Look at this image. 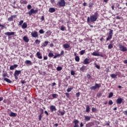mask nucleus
Instances as JSON below:
<instances>
[{
    "label": "nucleus",
    "mask_w": 127,
    "mask_h": 127,
    "mask_svg": "<svg viewBox=\"0 0 127 127\" xmlns=\"http://www.w3.org/2000/svg\"><path fill=\"white\" fill-rule=\"evenodd\" d=\"M98 19V12H95L94 15H93L92 16H90V21L91 22H94V21H96L97 19Z\"/></svg>",
    "instance_id": "nucleus-1"
},
{
    "label": "nucleus",
    "mask_w": 127,
    "mask_h": 127,
    "mask_svg": "<svg viewBox=\"0 0 127 127\" xmlns=\"http://www.w3.org/2000/svg\"><path fill=\"white\" fill-rule=\"evenodd\" d=\"M113 30L110 29L109 33V36H108L106 40L107 41H109L110 39H112V37H113Z\"/></svg>",
    "instance_id": "nucleus-2"
},
{
    "label": "nucleus",
    "mask_w": 127,
    "mask_h": 127,
    "mask_svg": "<svg viewBox=\"0 0 127 127\" xmlns=\"http://www.w3.org/2000/svg\"><path fill=\"white\" fill-rule=\"evenodd\" d=\"M37 12H38V10H34V9L32 8L28 12V13L29 15H32V14L37 13Z\"/></svg>",
    "instance_id": "nucleus-3"
},
{
    "label": "nucleus",
    "mask_w": 127,
    "mask_h": 127,
    "mask_svg": "<svg viewBox=\"0 0 127 127\" xmlns=\"http://www.w3.org/2000/svg\"><path fill=\"white\" fill-rule=\"evenodd\" d=\"M101 87V84L96 83L95 86L90 87L91 90H96V89H98V88H100Z\"/></svg>",
    "instance_id": "nucleus-4"
},
{
    "label": "nucleus",
    "mask_w": 127,
    "mask_h": 127,
    "mask_svg": "<svg viewBox=\"0 0 127 127\" xmlns=\"http://www.w3.org/2000/svg\"><path fill=\"white\" fill-rule=\"evenodd\" d=\"M31 36L32 37H34V38H36L38 37V34H37V32L36 31H32L31 33Z\"/></svg>",
    "instance_id": "nucleus-5"
},
{
    "label": "nucleus",
    "mask_w": 127,
    "mask_h": 127,
    "mask_svg": "<svg viewBox=\"0 0 127 127\" xmlns=\"http://www.w3.org/2000/svg\"><path fill=\"white\" fill-rule=\"evenodd\" d=\"M65 1L64 0H61L59 2V5L60 6H65Z\"/></svg>",
    "instance_id": "nucleus-6"
},
{
    "label": "nucleus",
    "mask_w": 127,
    "mask_h": 127,
    "mask_svg": "<svg viewBox=\"0 0 127 127\" xmlns=\"http://www.w3.org/2000/svg\"><path fill=\"white\" fill-rule=\"evenodd\" d=\"M120 50L121 51H123V52H125L127 51V48L125 47V46L123 45H120L119 46Z\"/></svg>",
    "instance_id": "nucleus-7"
},
{
    "label": "nucleus",
    "mask_w": 127,
    "mask_h": 127,
    "mask_svg": "<svg viewBox=\"0 0 127 127\" xmlns=\"http://www.w3.org/2000/svg\"><path fill=\"white\" fill-rule=\"evenodd\" d=\"M5 35H7V36H10V35H14V32H7L6 33H4Z\"/></svg>",
    "instance_id": "nucleus-8"
},
{
    "label": "nucleus",
    "mask_w": 127,
    "mask_h": 127,
    "mask_svg": "<svg viewBox=\"0 0 127 127\" xmlns=\"http://www.w3.org/2000/svg\"><path fill=\"white\" fill-rule=\"evenodd\" d=\"M123 101H124V99H123V98H118L117 100V104H122V102H123Z\"/></svg>",
    "instance_id": "nucleus-9"
},
{
    "label": "nucleus",
    "mask_w": 127,
    "mask_h": 127,
    "mask_svg": "<svg viewBox=\"0 0 127 127\" xmlns=\"http://www.w3.org/2000/svg\"><path fill=\"white\" fill-rule=\"evenodd\" d=\"M91 120V117L90 116H84V121L86 122H89Z\"/></svg>",
    "instance_id": "nucleus-10"
},
{
    "label": "nucleus",
    "mask_w": 127,
    "mask_h": 127,
    "mask_svg": "<svg viewBox=\"0 0 127 127\" xmlns=\"http://www.w3.org/2000/svg\"><path fill=\"white\" fill-rule=\"evenodd\" d=\"M27 28V23H26V22L23 23L22 26V28H23V29H24Z\"/></svg>",
    "instance_id": "nucleus-11"
},
{
    "label": "nucleus",
    "mask_w": 127,
    "mask_h": 127,
    "mask_svg": "<svg viewBox=\"0 0 127 127\" xmlns=\"http://www.w3.org/2000/svg\"><path fill=\"white\" fill-rule=\"evenodd\" d=\"M50 109L52 111V112H54V111H56V108L55 107V106L52 105L50 107Z\"/></svg>",
    "instance_id": "nucleus-12"
},
{
    "label": "nucleus",
    "mask_w": 127,
    "mask_h": 127,
    "mask_svg": "<svg viewBox=\"0 0 127 127\" xmlns=\"http://www.w3.org/2000/svg\"><path fill=\"white\" fill-rule=\"evenodd\" d=\"M63 47H64L65 49H67V48H70V45L67 44H64L63 45Z\"/></svg>",
    "instance_id": "nucleus-13"
},
{
    "label": "nucleus",
    "mask_w": 127,
    "mask_h": 127,
    "mask_svg": "<svg viewBox=\"0 0 127 127\" xmlns=\"http://www.w3.org/2000/svg\"><path fill=\"white\" fill-rule=\"evenodd\" d=\"M36 55L38 56V58H39V59H42V56H41L40 53H39V52L37 53Z\"/></svg>",
    "instance_id": "nucleus-14"
},
{
    "label": "nucleus",
    "mask_w": 127,
    "mask_h": 127,
    "mask_svg": "<svg viewBox=\"0 0 127 127\" xmlns=\"http://www.w3.org/2000/svg\"><path fill=\"white\" fill-rule=\"evenodd\" d=\"M20 73H21V71H20V70H15V73H14V75L18 76V75H19V74H20Z\"/></svg>",
    "instance_id": "nucleus-15"
},
{
    "label": "nucleus",
    "mask_w": 127,
    "mask_h": 127,
    "mask_svg": "<svg viewBox=\"0 0 127 127\" xmlns=\"http://www.w3.org/2000/svg\"><path fill=\"white\" fill-rule=\"evenodd\" d=\"M23 40L25 41V42H28V41H29V39L26 36L23 37Z\"/></svg>",
    "instance_id": "nucleus-16"
},
{
    "label": "nucleus",
    "mask_w": 127,
    "mask_h": 127,
    "mask_svg": "<svg viewBox=\"0 0 127 127\" xmlns=\"http://www.w3.org/2000/svg\"><path fill=\"white\" fill-rule=\"evenodd\" d=\"M4 80L5 81V82H7V83H11V80H9V79L7 78H4Z\"/></svg>",
    "instance_id": "nucleus-17"
},
{
    "label": "nucleus",
    "mask_w": 127,
    "mask_h": 127,
    "mask_svg": "<svg viewBox=\"0 0 127 127\" xmlns=\"http://www.w3.org/2000/svg\"><path fill=\"white\" fill-rule=\"evenodd\" d=\"M92 55L93 56H100V55L99 53H97V52H93L92 53Z\"/></svg>",
    "instance_id": "nucleus-18"
},
{
    "label": "nucleus",
    "mask_w": 127,
    "mask_h": 127,
    "mask_svg": "<svg viewBox=\"0 0 127 127\" xmlns=\"http://www.w3.org/2000/svg\"><path fill=\"white\" fill-rule=\"evenodd\" d=\"M73 124H74V126H78V124H79V121L77 120H75L73 122Z\"/></svg>",
    "instance_id": "nucleus-19"
},
{
    "label": "nucleus",
    "mask_w": 127,
    "mask_h": 127,
    "mask_svg": "<svg viewBox=\"0 0 127 127\" xmlns=\"http://www.w3.org/2000/svg\"><path fill=\"white\" fill-rule=\"evenodd\" d=\"M84 62V64H89V59L88 58L85 59Z\"/></svg>",
    "instance_id": "nucleus-20"
},
{
    "label": "nucleus",
    "mask_w": 127,
    "mask_h": 127,
    "mask_svg": "<svg viewBox=\"0 0 127 127\" xmlns=\"http://www.w3.org/2000/svg\"><path fill=\"white\" fill-rule=\"evenodd\" d=\"M10 117H15L16 116V114L11 112L10 114H9Z\"/></svg>",
    "instance_id": "nucleus-21"
},
{
    "label": "nucleus",
    "mask_w": 127,
    "mask_h": 127,
    "mask_svg": "<svg viewBox=\"0 0 127 127\" xmlns=\"http://www.w3.org/2000/svg\"><path fill=\"white\" fill-rule=\"evenodd\" d=\"M50 12H54L55 11V8H50L49 9Z\"/></svg>",
    "instance_id": "nucleus-22"
},
{
    "label": "nucleus",
    "mask_w": 127,
    "mask_h": 127,
    "mask_svg": "<svg viewBox=\"0 0 127 127\" xmlns=\"http://www.w3.org/2000/svg\"><path fill=\"white\" fill-rule=\"evenodd\" d=\"M20 3H21L22 4H26V3H27V1L22 0L20 1Z\"/></svg>",
    "instance_id": "nucleus-23"
},
{
    "label": "nucleus",
    "mask_w": 127,
    "mask_h": 127,
    "mask_svg": "<svg viewBox=\"0 0 127 127\" xmlns=\"http://www.w3.org/2000/svg\"><path fill=\"white\" fill-rule=\"evenodd\" d=\"M75 60L76 61V62H79V61H80V58H79L78 56H76L75 58Z\"/></svg>",
    "instance_id": "nucleus-24"
},
{
    "label": "nucleus",
    "mask_w": 127,
    "mask_h": 127,
    "mask_svg": "<svg viewBox=\"0 0 127 127\" xmlns=\"http://www.w3.org/2000/svg\"><path fill=\"white\" fill-rule=\"evenodd\" d=\"M25 63L26 64H30V65H31V61H26L25 62Z\"/></svg>",
    "instance_id": "nucleus-25"
},
{
    "label": "nucleus",
    "mask_w": 127,
    "mask_h": 127,
    "mask_svg": "<svg viewBox=\"0 0 127 127\" xmlns=\"http://www.w3.org/2000/svg\"><path fill=\"white\" fill-rule=\"evenodd\" d=\"M117 75L115 74H112L111 75V78H117Z\"/></svg>",
    "instance_id": "nucleus-26"
},
{
    "label": "nucleus",
    "mask_w": 127,
    "mask_h": 127,
    "mask_svg": "<svg viewBox=\"0 0 127 127\" xmlns=\"http://www.w3.org/2000/svg\"><path fill=\"white\" fill-rule=\"evenodd\" d=\"M8 20L9 21H12V20H13V16H11L10 17H9L8 19Z\"/></svg>",
    "instance_id": "nucleus-27"
},
{
    "label": "nucleus",
    "mask_w": 127,
    "mask_h": 127,
    "mask_svg": "<svg viewBox=\"0 0 127 127\" xmlns=\"http://www.w3.org/2000/svg\"><path fill=\"white\" fill-rule=\"evenodd\" d=\"M114 47V46H113V45L112 44H109L108 46V49H112V48H113Z\"/></svg>",
    "instance_id": "nucleus-28"
},
{
    "label": "nucleus",
    "mask_w": 127,
    "mask_h": 127,
    "mask_svg": "<svg viewBox=\"0 0 127 127\" xmlns=\"http://www.w3.org/2000/svg\"><path fill=\"white\" fill-rule=\"evenodd\" d=\"M48 56L49 57H53V56H54V55L52 54V53H49Z\"/></svg>",
    "instance_id": "nucleus-29"
},
{
    "label": "nucleus",
    "mask_w": 127,
    "mask_h": 127,
    "mask_svg": "<svg viewBox=\"0 0 127 127\" xmlns=\"http://www.w3.org/2000/svg\"><path fill=\"white\" fill-rule=\"evenodd\" d=\"M57 71H61L62 70V67L61 66H59L57 68Z\"/></svg>",
    "instance_id": "nucleus-30"
},
{
    "label": "nucleus",
    "mask_w": 127,
    "mask_h": 127,
    "mask_svg": "<svg viewBox=\"0 0 127 127\" xmlns=\"http://www.w3.org/2000/svg\"><path fill=\"white\" fill-rule=\"evenodd\" d=\"M86 111L87 113H89V112H90V106L87 107Z\"/></svg>",
    "instance_id": "nucleus-31"
},
{
    "label": "nucleus",
    "mask_w": 127,
    "mask_h": 127,
    "mask_svg": "<svg viewBox=\"0 0 127 127\" xmlns=\"http://www.w3.org/2000/svg\"><path fill=\"white\" fill-rule=\"evenodd\" d=\"M39 33H40V34H43V33H44V31H43V29L40 30Z\"/></svg>",
    "instance_id": "nucleus-32"
},
{
    "label": "nucleus",
    "mask_w": 127,
    "mask_h": 127,
    "mask_svg": "<svg viewBox=\"0 0 127 127\" xmlns=\"http://www.w3.org/2000/svg\"><path fill=\"white\" fill-rule=\"evenodd\" d=\"M47 44H48V41H45L43 46H44L45 47L46 46H47Z\"/></svg>",
    "instance_id": "nucleus-33"
},
{
    "label": "nucleus",
    "mask_w": 127,
    "mask_h": 127,
    "mask_svg": "<svg viewBox=\"0 0 127 127\" xmlns=\"http://www.w3.org/2000/svg\"><path fill=\"white\" fill-rule=\"evenodd\" d=\"M114 96V94L112 92H111L109 95V98H112Z\"/></svg>",
    "instance_id": "nucleus-34"
},
{
    "label": "nucleus",
    "mask_w": 127,
    "mask_h": 127,
    "mask_svg": "<svg viewBox=\"0 0 127 127\" xmlns=\"http://www.w3.org/2000/svg\"><path fill=\"white\" fill-rule=\"evenodd\" d=\"M93 5H94V3H93V2H90L89 3V7H92Z\"/></svg>",
    "instance_id": "nucleus-35"
},
{
    "label": "nucleus",
    "mask_w": 127,
    "mask_h": 127,
    "mask_svg": "<svg viewBox=\"0 0 127 127\" xmlns=\"http://www.w3.org/2000/svg\"><path fill=\"white\" fill-rule=\"evenodd\" d=\"M61 30H62V31H64V30H65V27H64V26H62Z\"/></svg>",
    "instance_id": "nucleus-36"
},
{
    "label": "nucleus",
    "mask_w": 127,
    "mask_h": 127,
    "mask_svg": "<svg viewBox=\"0 0 127 127\" xmlns=\"http://www.w3.org/2000/svg\"><path fill=\"white\" fill-rule=\"evenodd\" d=\"M32 8V6H31V5L29 4L27 6V8L28 9H31V8Z\"/></svg>",
    "instance_id": "nucleus-37"
},
{
    "label": "nucleus",
    "mask_w": 127,
    "mask_h": 127,
    "mask_svg": "<svg viewBox=\"0 0 127 127\" xmlns=\"http://www.w3.org/2000/svg\"><path fill=\"white\" fill-rule=\"evenodd\" d=\"M58 95H57V94H52V96L54 97V98H57V96H58Z\"/></svg>",
    "instance_id": "nucleus-38"
},
{
    "label": "nucleus",
    "mask_w": 127,
    "mask_h": 127,
    "mask_svg": "<svg viewBox=\"0 0 127 127\" xmlns=\"http://www.w3.org/2000/svg\"><path fill=\"white\" fill-rule=\"evenodd\" d=\"M39 43H40V41H39V40H36L35 41V44H39Z\"/></svg>",
    "instance_id": "nucleus-39"
},
{
    "label": "nucleus",
    "mask_w": 127,
    "mask_h": 127,
    "mask_svg": "<svg viewBox=\"0 0 127 127\" xmlns=\"http://www.w3.org/2000/svg\"><path fill=\"white\" fill-rule=\"evenodd\" d=\"M84 53H85V50H82L81 51H80L81 55H83V54H84Z\"/></svg>",
    "instance_id": "nucleus-40"
},
{
    "label": "nucleus",
    "mask_w": 127,
    "mask_h": 127,
    "mask_svg": "<svg viewBox=\"0 0 127 127\" xmlns=\"http://www.w3.org/2000/svg\"><path fill=\"white\" fill-rule=\"evenodd\" d=\"M72 88H68L67 89V92H71V91H72Z\"/></svg>",
    "instance_id": "nucleus-41"
},
{
    "label": "nucleus",
    "mask_w": 127,
    "mask_h": 127,
    "mask_svg": "<svg viewBox=\"0 0 127 127\" xmlns=\"http://www.w3.org/2000/svg\"><path fill=\"white\" fill-rule=\"evenodd\" d=\"M71 75H72V76H74V75H75V71H74L73 70H71Z\"/></svg>",
    "instance_id": "nucleus-42"
},
{
    "label": "nucleus",
    "mask_w": 127,
    "mask_h": 127,
    "mask_svg": "<svg viewBox=\"0 0 127 127\" xmlns=\"http://www.w3.org/2000/svg\"><path fill=\"white\" fill-rule=\"evenodd\" d=\"M60 113H61V115L62 116H64V115H65V112H64L60 111Z\"/></svg>",
    "instance_id": "nucleus-43"
},
{
    "label": "nucleus",
    "mask_w": 127,
    "mask_h": 127,
    "mask_svg": "<svg viewBox=\"0 0 127 127\" xmlns=\"http://www.w3.org/2000/svg\"><path fill=\"white\" fill-rule=\"evenodd\" d=\"M76 97L78 98V97H80V92H78L76 94Z\"/></svg>",
    "instance_id": "nucleus-44"
},
{
    "label": "nucleus",
    "mask_w": 127,
    "mask_h": 127,
    "mask_svg": "<svg viewBox=\"0 0 127 127\" xmlns=\"http://www.w3.org/2000/svg\"><path fill=\"white\" fill-rule=\"evenodd\" d=\"M22 23H23V20H21V21L19 22V25H22Z\"/></svg>",
    "instance_id": "nucleus-45"
},
{
    "label": "nucleus",
    "mask_w": 127,
    "mask_h": 127,
    "mask_svg": "<svg viewBox=\"0 0 127 127\" xmlns=\"http://www.w3.org/2000/svg\"><path fill=\"white\" fill-rule=\"evenodd\" d=\"M14 67L13 66V65H12L10 67V70H14Z\"/></svg>",
    "instance_id": "nucleus-46"
},
{
    "label": "nucleus",
    "mask_w": 127,
    "mask_h": 127,
    "mask_svg": "<svg viewBox=\"0 0 127 127\" xmlns=\"http://www.w3.org/2000/svg\"><path fill=\"white\" fill-rule=\"evenodd\" d=\"M41 119H42V116H41V114L39 116V121H41Z\"/></svg>",
    "instance_id": "nucleus-47"
},
{
    "label": "nucleus",
    "mask_w": 127,
    "mask_h": 127,
    "mask_svg": "<svg viewBox=\"0 0 127 127\" xmlns=\"http://www.w3.org/2000/svg\"><path fill=\"white\" fill-rule=\"evenodd\" d=\"M65 95L67 98H69V96H70V94H69L68 93H66Z\"/></svg>",
    "instance_id": "nucleus-48"
},
{
    "label": "nucleus",
    "mask_w": 127,
    "mask_h": 127,
    "mask_svg": "<svg viewBox=\"0 0 127 127\" xmlns=\"http://www.w3.org/2000/svg\"><path fill=\"white\" fill-rule=\"evenodd\" d=\"M87 78H88V79H91V75L90 74H87Z\"/></svg>",
    "instance_id": "nucleus-49"
},
{
    "label": "nucleus",
    "mask_w": 127,
    "mask_h": 127,
    "mask_svg": "<svg viewBox=\"0 0 127 127\" xmlns=\"http://www.w3.org/2000/svg\"><path fill=\"white\" fill-rule=\"evenodd\" d=\"M109 105H112L113 104V101L110 100L109 102Z\"/></svg>",
    "instance_id": "nucleus-50"
},
{
    "label": "nucleus",
    "mask_w": 127,
    "mask_h": 127,
    "mask_svg": "<svg viewBox=\"0 0 127 127\" xmlns=\"http://www.w3.org/2000/svg\"><path fill=\"white\" fill-rule=\"evenodd\" d=\"M85 67H84V66H82L80 68V71H83V70H84Z\"/></svg>",
    "instance_id": "nucleus-51"
},
{
    "label": "nucleus",
    "mask_w": 127,
    "mask_h": 127,
    "mask_svg": "<svg viewBox=\"0 0 127 127\" xmlns=\"http://www.w3.org/2000/svg\"><path fill=\"white\" fill-rule=\"evenodd\" d=\"M97 109L95 108H92V112H95V111Z\"/></svg>",
    "instance_id": "nucleus-52"
},
{
    "label": "nucleus",
    "mask_w": 127,
    "mask_h": 127,
    "mask_svg": "<svg viewBox=\"0 0 127 127\" xmlns=\"http://www.w3.org/2000/svg\"><path fill=\"white\" fill-rule=\"evenodd\" d=\"M90 20H91V19L90 17H88L87 18V22H90Z\"/></svg>",
    "instance_id": "nucleus-53"
},
{
    "label": "nucleus",
    "mask_w": 127,
    "mask_h": 127,
    "mask_svg": "<svg viewBox=\"0 0 127 127\" xmlns=\"http://www.w3.org/2000/svg\"><path fill=\"white\" fill-rule=\"evenodd\" d=\"M41 20L43 21V20H44V16H42L41 18Z\"/></svg>",
    "instance_id": "nucleus-54"
},
{
    "label": "nucleus",
    "mask_w": 127,
    "mask_h": 127,
    "mask_svg": "<svg viewBox=\"0 0 127 127\" xmlns=\"http://www.w3.org/2000/svg\"><path fill=\"white\" fill-rule=\"evenodd\" d=\"M17 76L18 75H14L15 79H16V80H17V79H18V77H17Z\"/></svg>",
    "instance_id": "nucleus-55"
},
{
    "label": "nucleus",
    "mask_w": 127,
    "mask_h": 127,
    "mask_svg": "<svg viewBox=\"0 0 127 127\" xmlns=\"http://www.w3.org/2000/svg\"><path fill=\"white\" fill-rule=\"evenodd\" d=\"M17 64H14V65H13V66L14 67V68H17Z\"/></svg>",
    "instance_id": "nucleus-56"
},
{
    "label": "nucleus",
    "mask_w": 127,
    "mask_h": 127,
    "mask_svg": "<svg viewBox=\"0 0 127 127\" xmlns=\"http://www.w3.org/2000/svg\"><path fill=\"white\" fill-rule=\"evenodd\" d=\"M47 56L44 57V60H47Z\"/></svg>",
    "instance_id": "nucleus-57"
},
{
    "label": "nucleus",
    "mask_w": 127,
    "mask_h": 127,
    "mask_svg": "<svg viewBox=\"0 0 127 127\" xmlns=\"http://www.w3.org/2000/svg\"><path fill=\"white\" fill-rule=\"evenodd\" d=\"M45 114L46 115H47V116H48V115H49L48 112H47V111H45Z\"/></svg>",
    "instance_id": "nucleus-58"
},
{
    "label": "nucleus",
    "mask_w": 127,
    "mask_h": 127,
    "mask_svg": "<svg viewBox=\"0 0 127 127\" xmlns=\"http://www.w3.org/2000/svg\"><path fill=\"white\" fill-rule=\"evenodd\" d=\"M0 27H2V29H3V27H4V26H3V25H1V24H0Z\"/></svg>",
    "instance_id": "nucleus-59"
},
{
    "label": "nucleus",
    "mask_w": 127,
    "mask_h": 127,
    "mask_svg": "<svg viewBox=\"0 0 127 127\" xmlns=\"http://www.w3.org/2000/svg\"><path fill=\"white\" fill-rule=\"evenodd\" d=\"M96 67L97 68V69H100V66L96 64Z\"/></svg>",
    "instance_id": "nucleus-60"
},
{
    "label": "nucleus",
    "mask_w": 127,
    "mask_h": 127,
    "mask_svg": "<svg viewBox=\"0 0 127 127\" xmlns=\"http://www.w3.org/2000/svg\"><path fill=\"white\" fill-rule=\"evenodd\" d=\"M84 126V125H83V123H80V127H83Z\"/></svg>",
    "instance_id": "nucleus-61"
},
{
    "label": "nucleus",
    "mask_w": 127,
    "mask_h": 127,
    "mask_svg": "<svg viewBox=\"0 0 127 127\" xmlns=\"http://www.w3.org/2000/svg\"><path fill=\"white\" fill-rule=\"evenodd\" d=\"M3 100V97H0V102H1V101H2Z\"/></svg>",
    "instance_id": "nucleus-62"
},
{
    "label": "nucleus",
    "mask_w": 127,
    "mask_h": 127,
    "mask_svg": "<svg viewBox=\"0 0 127 127\" xmlns=\"http://www.w3.org/2000/svg\"><path fill=\"white\" fill-rule=\"evenodd\" d=\"M124 114L126 115V116H127V111L124 112Z\"/></svg>",
    "instance_id": "nucleus-63"
},
{
    "label": "nucleus",
    "mask_w": 127,
    "mask_h": 127,
    "mask_svg": "<svg viewBox=\"0 0 127 127\" xmlns=\"http://www.w3.org/2000/svg\"><path fill=\"white\" fill-rule=\"evenodd\" d=\"M73 127H79V125H74Z\"/></svg>",
    "instance_id": "nucleus-64"
}]
</instances>
